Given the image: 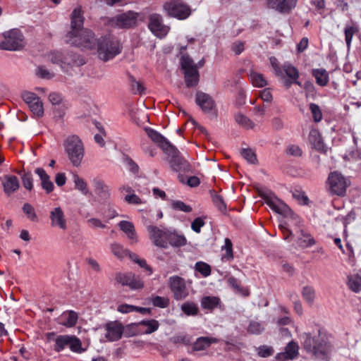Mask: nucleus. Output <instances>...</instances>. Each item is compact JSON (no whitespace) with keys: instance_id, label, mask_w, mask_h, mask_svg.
I'll list each match as a JSON object with an SVG mask.
<instances>
[{"instance_id":"f257e3e1","label":"nucleus","mask_w":361,"mask_h":361,"mask_svg":"<svg viewBox=\"0 0 361 361\" xmlns=\"http://www.w3.org/2000/svg\"><path fill=\"white\" fill-rule=\"evenodd\" d=\"M266 204L276 213L284 216V221L279 225V228L283 233V238L289 240L293 235L290 227L293 225L298 226L299 218L296 216L289 207L282 200L276 197L274 194L264 196Z\"/></svg>"},{"instance_id":"f03ea898","label":"nucleus","mask_w":361,"mask_h":361,"mask_svg":"<svg viewBox=\"0 0 361 361\" xmlns=\"http://www.w3.org/2000/svg\"><path fill=\"white\" fill-rule=\"evenodd\" d=\"M300 338L304 349L312 357L322 360L328 359L331 352V345L319 334L312 336L310 334L303 333Z\"/></svg>"},{"instance_id":"7ed1b4c3","label":"nucleus","mask_w":361,"mask_h":361,"mask_svg":"<svg viewBox=\"0 0 361 361\" xmlns=\"http://www.w3.org/2000/svg\"><path fill=\"white\" fill-rule=\"evenodd\" d=\"M47 59L52 63L60 66L63 71H68L71 67L80 66L85 63L80 55L56 50L49 52Z\"/></svg>"},{"instance_id":"20e7f679","label":"nucleus","mask_w":361,"mask_h":361,"mask_svg":"<svg viewBox=\"0 0 361 361\" xmlns=\"http://www.w3.org/2000/svg\"><path fill=\"white\" fill-rule=\"evenodd\" d=\"M122 47L118 39L112 37H102L97 39L96 49L99 58L107 61L121 52Z\"/></svg>"},{"instance_id":"39448f33","label":"nucleus","mask_w":361,"mask_h":361,"mask_svg":"<svg viewBox=\"0 0 361 361\" xmlns=\"http://www.w3.org/2000/svg\"><path fill=\"white\" fill-rule=\"evenodd\" d=\"M65 152L74 166H79L85 154L84 145L77 135H71L65 141Z\"/></svg>"},{"instance_id":"423d86ee","label":"nucleus","mask_w":361,"mask_h":361,"mask_svg":"<svg viewBox=\"0 0 361 361\" xmlns=\"http://www.w3.org/2000/svg\"><path fill=\"white\" fill-rule=\"evenodd\" d=\"M97 39L94 37V34L87 29L82 30L78 34L73 35L71 37H66L65 39L67 43L87 50H94L96 49Z\"/></svg>"},{"instance_id":"0eeeda50","label":"nucleus","mask_w":361,"mask_h":361,"mask_svg":"<svg viewBox=\"0 0 361 361\" xmlns=\"http://www.w3.org/2000/svg\"><path fill=\"white\" fill-rule=\"evenodd\" d=\"M138 16V13L129 11L109 18L108 23L111 27L116 29H130L137 25Z\"/></svg>"},{"instance_id":"6e6552de","label":"nucleus","mask_w":361,"mask_h":361,"mask_svg":"<svg viewBox=\"0 0 361 361\" xmlns=\"http://www.w3.org/2000/svg\"><path fill=\"white\" fill-rule=\"evenodd\" d=\"M180 65L183 70L186 86L188 87L197 86L200 80V74L193 61L188 56H183L180 59Z\"/></svg>"},{"instance_id":"1a4fd4ad","label":"nucleus","mask_w":361,"mask_h":361,"mask_svg":"<svg viewBox=\"0 0 361 361\" xmlns=\"http://www.w3.org/2000/svg\"><path fill=\"white\" fill-rule=\"evenodd\" d=\"M3 35L4 39L0 42V49L16 51L23 47V36L19 30H11Z\"/></svg>"},{"instance_id":"9d476101","label":"nucleus","mask_w":361,"mask_h":361,"mask_svg":"<svg viewBox=\"0 0 361 361\" xmlns=\"http://www.w3.org/2000/svg\"><path fill=\"white\" fill-rule=\"evenodd\" d=\"M163 8L169 16L179 20H185L191 14L190 7L180 0H171L164 3Z\"/></svg>"},{"instance_id":"9b49d317","label":"nucleus","mask_w":361,"mask_h":361,"mask_svg":"<svg viewBox=\"0 0 361 361\" xmlns=\"http://www.w3.org/2000/svg\"><path fill=\"white\" fill-rule=\"evenodd\" d=\"M328 190L333 195L343 196L350 182L341 173L336 171L329 174L327 180Z\"/></svg>"},{"instance_id":"f8f14e48","label":"nucleus","mask_w":361,"mask_h":361,"mask_svg":"<svg viewBox=\"0 0 361 361\" xmlns=\"http://www.w3.org/2000/svg\"><path fill=\"white\" fill-rule=\"evenodd\" d=\"M169 286L176 300H184L189 295L185 281L178 276H171L169 279Z\"/></svg>"},{"instance_id":"ddd939ff","label":"nucleus","mask_w":361,"mask_h":361,"mask_svg":"<svg viewBox=\"0 0 361 361\" xmlns=\"http://www.w3.org/2000/svg\"><path fill=\"white\" fill-rule=\"evenodd\" d=\"M176 151L169 150L166 152L169 157H171L169 164L171 169L176 172H188L191 171V166L189 162L183 157H180V152L178 149L174 146Z\"/></svg>"},{"instance_id":"4468645a","label":"nucleus","mask_w":361,"mask_h":361,"mask_svg":"<svg viewBox=\"0 0 361 361\" xmlns=\"http://www.w3.org/2000/svg\"><path fill=\"white\" fill-rule=\"evenodd\" d=\"M147 231L149 234V238L152 240L154 245L163 248L168 247L169 231L166 228L161 229L154 226H147Z\"/></svg>"},{"instance_id":"2eb2a0df","label":"nucleus","mask_w":361,"mask_h":361,"mask_svg":"<svg viewBox=\"0 0 361 361\" xmlns=\"http://www.w3.org/2000/svg\"><path fill=\"white\" fill-rule=\"evenodd\" d=\"M148 27L151 32L159 38L165 37L169 31V27L163 24V18L158 13L149 15Z\"/></svg>"},{"instance_id":"dca6fc26","label":"nucleus","mask_w":361,"mask_h":361,"mask_svg":"<svg viewBox=\"0 0 361 361\" xmlns=\"http://www.w3.org/2000/svg\"><path fill=\"white\" fill-rule=\"evenodd\" d=\"M195 102L202 110L207 114H216L215 102L210 95L202 92L196 93Z\"/></svg>"},{"instance_id":"f3484780","label":"nucleus","mask_w":361,"mask_h":361,"mask_svg":"<svg viewBox=\"0 0 361 361\" xmlns=\"http://www.w3.org/2000/svg\"><path fill=\"white\" fill-rule=\"evenodd\" d=\"M145 131L152 141L161 147L165 153L168 152L169 150H172L176 152L174 146L159 133L150 128H145Z\"/></svg>"},{"instance_id":"a211bd4d","label":"nucleus","mask_w":361,"mask_h":361,"mask_svg":"<svg viewBox=\"0 0 361 361\" xmlns=\"http://www.w3.org/2000/svg\"><path fill=\"white\" fill-rule=\"evenodd\" d=\"M49 219L52 227L59 228L63 231L67 229V219L61 207H57L52 209L49 213Z\"/></svg>"},{"instance_id":"6ab92c4d","label":"nucleus","mask_w":361,"mask_h":361,"mask_svg":"<svg viewBox=\"0 0 361 361\" xmlns=\"http://www.w3.org/2000/svg\"><path fill=\"white\" fill-rule=\"evenodd\" d=\"M84 23V17L80 7L75 8L71 13V30L67 33L66 37H71L73 35L78 34L82 28Z\"/></svg>"},{"instance_id":"aec40b11","label":"nucleus","mask_w":361,"mask_h":361,"mask_svg":"<svg viewBox=\"0 0 361 361\" xmlns=\"http://www.w3.org/2000/svg\"><path fill=\"white\" fill-rule=\"evenodd\" d=\"M105 337L109 341L113 342L119 340L122 337L123 328L121 324L112 322L105 325Z\"/></svg>"},{"instance_id":"412c9836","label":"nucleus","mask_w":361,"mask_h":361,"mask_svg":"<svg viewBox=\"0 0 361 361\" xmlns=\"http://www.w3.org/2000/svg\"><path fill=\"white\" fill-rule=\"evenodd\" d=\"M2 185L4 187V191L7 195H10L15 192L20 187L18 178L13 175L4 176Z\"/></svg>"},{"instance_id":"4be33fe9","label":"nucleus","mask_w":361,"mask_h":361,"mask_svg":"<svg viewBox=\"0 0 361 361\" xmlns=\"http://www.w3.org/2000/svg\"><path fill=\"white\" fill-rule=\"evenodd\" d=\"M298 355V345L293 341L288 343L286 345L285 352L279 353L276 355L279 361H284L286 360H293Z\"/></svg>"},{"instance_id":"5701e85b","label":"nucleus","mask_w":361,"mask_h":361,"mask_svg":"<svg viewBox=\"0 0 361 361\" xmlns=\"http://www.w3.org/2000/svg\"><path fill=\"white\" fill-rule=\"evenodd\" d=\"M35 172L39 177L41 186L46 192L50 193L52 192L54 190V185L47 172L42 168H37Z\"/></svg>"},{"instance_id":"b1692460","label":"nucleus","mask_w":361,"mask_h":361,"mask_svg":"<svg viewBox=\"0 0 361 361\" xmlns=\"http://www.w3.org/2000/svg\"><path fill=\"white\" fill-rule=\"evenodd\" d=\"M134 325L140 328L142 333L149 334L156 331L159 326V322L155 319L142 320L140 322L135 323Z\"/></svg>"},{"instance_id":"393cba45","label":"nucleus","mask_w":361,"mask_h":361,"mask_svg":"<svg viewBox=\"0 0 361 361\" xmlns=\"http://www.w3.org/2000/svg\"><path fill=\"white\" fill-rule=\"evenodd\" d=\"M309 141L312 147L315 149L323 152L325 146L319 132L316 129H312L309 134Z\"/></svg>"},{"instance_id":"a878e982","label":"nucleus","mask_w":361,"mask_h":361,"mask_svg":"<svg viewBox=\"0 0 361 361\" xmlns=\"http://www.w3.org/2000/svg\"><path fill=\"white\" fill-rule=\"evenodd\" d=\"M298 0H281L277 2V0L271 1V8H274L279 12H288L294 8L297 4Z\"/></svg>"},{"instance_id":"bb28decb","label":"nucleus","mask_w":361,"mask_h":361,"mask_svg":"<svg viewBox=\"0 0 361 361\" xmlns=\"http://www.w3.org/2000/svg\"><path fill=\"white\" fill-rule=\"evenodd\" d=\"M118 226L120 229L126 234L128 238L133 241V243H136L137 241V236L133 223L128 221H121L119 222Z\"/></svg>"},{"instance_id":"cd10ccee","label":"nucleus","mask_w":361,"mask_h":361,"mask_svg":"<svg viewBox=\"0 0 361 361\" xmlns=\"http://www.w3.org/2000/svg\"><path fill=\"white\" fill-rule=\"evenodd\" d=\"M219 340L213 337L202 336L197 339L193 345L195 350H203L209 348L212 343H218Z\"/></svg>"},{"instance_id":"c85d7f7f","label":"nucleus","mask_w":361,"mask_h":361,"mask_svg":"<svg viewBox=\"0 0 361 361\" xmlns=\"http://www.w3.org/2000/svg\"><path fill=\"white\" fill-rule=\"evenodd\" d=\"M92 185L96 193L101 197L108 198L110 196L109 188L102 180L97 178H94L92 180Z\"/></svg>"},{"instance_id":"c756f323","label":"nucleus","mask_w":361,"mask_h":361,"mask_svg":"<svg viewBox=\"0 0 361 361\" xmlns=\"http://www.w3.org/2000/svg\"><path fill=\"white\" fill-rule=\"evenodd\" d=\"M312 75L314 77L316 82L321 87L326 86L329 80V73L324 68H314Z\"/></svg>"},{"instance_id":"7c9ffc66","label":"nucleus","mask_w":361,"mask_h":361,"mask_svg":"<svg viewBox=\"0 0 361 361\" xmlns=\"http://www.w3.org/2000/svg\"><path fill=\"white\" fill-rule=\"evenodd\" d=\"M299 233L298 244L300 247H307L313 245L315 243L314 238L310 233L304 231L302 229H299Z\"/></svg>"},{"instance_id":"2f4dec72","label":"nucleus","mask_w":361,"mask_h":361,"mask_svg":"<svg viewBox=\"0 0 361 361\" xmlns=\"http://www.w3.org/2000/svg\"><path fill=\"white\" fill-rule=\"evenodd\" d=\"M186 243L187 240L184 235L169 232L168 245L169 244L173 247H180L185 245Z\"/></svg>"},{"instance_id":"473e14b6","label":"nucleus","mask_w":361,"mask_h":361,"mask_svg":"<svg viewBox=\"0 0 361 361\" xmlns=\"http://www.w3.org/2000/svg\"><path fill=\"white\" fill-rule=\"evenodd\" d=\"M28 107L35 118H41L44 115V105L42 99L39 98L35 102L28 105Z\"/></svg>"},{"instance_id":"72a5a7b5","label":"nucleus","mask_w":361,"mask_h":361,"mask_svg":"<svg viewBox=\"0 0 361 361\" xmlns=\"http://www.w3.org/2000/svg\"><path fill=\"white\" fill-rule=\"evenodd\" d=\"M219 298L214 296H206L202 298L201 305L203 309L213 310L219 304Z\"/></svg>"},{"instance_id":"f704fd0d","label":"nucleus","mask_w":361,"mask_h":361,"mask_svg":"<svg viewBox=\"0 0 361 361\" xmlns=\"http://www.w3.org/2000/svg\"><path fill=\"white\" fill-rule=\"evenodd\" d=\"M348 285L353 292H360L361 290V276L357 274L349 276L348 277Z\"/></svg>"},{"instance_id":"c9c22d12","label":"nucleus","mask_w":361,"mask_h":361,"mask_svg":"<svg viewBox=\"0 0 361 361\" xmlns=\"http://www.w3.org/2000/svg\"><path fill=\"white\" fill-rule=\"evenodd\" d=\"M283 75L285 74L288 78L298 79L300 74L298 70L293 65L286 63L282 66Z\"/></svg>"},{"instance_id":"e433bc0d","label":"nucleus","mask_w":361,"mask_h":361,"mask_svg":"<svg viewBox=\"0 0 361 361\" xmlns=\"http://www.w3.org/2000/svg\"><path fill=\"white\" fill-rule=\"evenodd\" d=\"M68 346L74 353H82L85 351V349L82 348L81 341L75 336H70Z\"/></svg>"},{"instance_id":"4c0bfd02","label":"nucleus","mask_w":361,"mask_h":361,"mask_svg":"<svg viewBox=\"0 0 361 361\" xmlns=\"http://www.w3.org/2000/svg\"><path fill=\"white\" fill-rule=\"evenodd\" d=\"M70 336L61 335L56 337L55 340L54 350L56 352L62 351L69 344Z\"/></svg>"},{"instance_id":"58836bf2","label":"nucleus","mask_w":361,"mask_h":361,"mask_svg":"<svg viewBox=\"0 0 361 361\" xmlns=\"http://www.w3.org/2000/svg\"><path fill=\"white\" fill-rule=\"evenodd\" d=\"M250 78L253 85L258 87H263L267 85V80L262 74L252 71Z\"/></svg>"},{"instance_id":"ea45409f","label":"nucleus","mask_w":361,"mask_h":361,"mask_svg":"<svg viewBox=\"0 0 361 361\" xmlns=\"http://www.w3.org/2000/svg\"><path fill=\"white\" fill-rule=\"evenodd\" d=\"M149 302L155 307L160 308H166L169 305V299L168 298L161 297L152 295L149 298Z\"/></svg>"},{"instance_id":"a19ab883","label":"nucleus","mask_w":361,"mask_h":361,"mask_svg":"<svg viewBox=\"0 0 361 361\" xmlns=\"http://www.w3.org/2000/svg\"><path fill=\"white\" fill-rule=\"evenodd\" d=\"M358 32V28L354 25H346L344 33H345V40L346 43V46L348 49H350L351 45V42L353 37V35Z\"/></svg>"},{"instance_id":"79ce46f5","label":"nucleus","mask_w":361,"mask_h":361,"mask_svg":"<svg viewBox=\"0 0 361 361\" xmlns=\"http://www.w3.org/2000/svg\"><path fill=\"white\" fill-rule=\"evenodd\" d=\"M62 317L64 319L63 324L68 327L75 326L78 320V315L74 311H69L68 313H63Z\"/></svg>"},{"instance_id":"37998d69","label":"nucleus","mask_w":361,"mask_h":361,"mask_svg":"<svg viewBox=\"0 0 361 361\" xmlns=\"http://www.w3.org/2000/svg\"><path fill=\"white\" fill-rule=\"evenodd\" d=\"M130 279L126 286L131 290H138L143 288L144 283L138 276H135L131 272V277Z\"/></svg>"},{"instance_id":"c03bdc74","label":"nucleus","mask_w":361,"mask_h":361,"mask_svg":"<svg viewBox=\"0 0 361 361\" xmlns=\"http://www.w3.org/2000/svg\"><path fill=\"white\" fill-rule=\"evenodd\" d=\"M181 310L188 316H195L198 312V307L193 302H186L181 305Z\"/></svg>"},{"instance_id":"a18cd8bd","label":"nucleus","mask_w":361,"mask_h":361,"mask_svg":"<svg viewBox=\"0 0 361 361\" xmlns=\"http://www.w3.org/2000/svg\"><path fill=\"white\" fill-rule=\"evenodd\" d=\"M73 180L77 190H80L83 195H87L88 193L87 183L83 178H80L77 174H74Z\"/></svg>"},{"instance_id":"49530a36","label":"nucleus","mask_w":361,"mask_h":361,"mask_svg":"<svg viewBox=\"0 0 361 361\" xmlns=\"http://www.w3.org/2000/svg\"><path fill=\"white\" fill-rule=\"evenodd\" d=\"M111 250L112 253L119 259L123 258L129 252L128 250H125L121 244L117 243L111 244Z\"/></svg>"},{"instance_id":"de8ad7c7","label":"nucleus","mask_w":361,"mask_h":361,"mask_svg":"<svg viewBox=\"0 0 361 361\" xmlns=\"http://www.w3.org/2000/svg\"><path fill=\"white\" fill-rule=\"evenodd\" d=\"M235 121L242 127L251 129L254 127L253 122L247 116L241 114H238L235 117Z\"/></svg>"},{"instance_id":"09e8293b","label":"nucleus","mask_w":361,"mask_h":361,"mask_svg":"<svg viewBox=\"0 0 361 361\" xmlns=\"http://www.w3.org/2000/svg\"><path fill=\"white\" fill-rule=\"evenodd\" d=\"M241 156L250 164H256L257 161L255 152L250 149H243L240 152Z\"/></svg>"},{"instance_id":"8fccbe9b","label":"nucleus","mask_w":361,"mask_h":361,"mask_svg":"<svg viewBox=\"0 0 361 361\" xmlns=\"http://www.w3.org/2000/svg\"><path fill=\"white\" fill-rule=\"evenodd\" d=\"M22 209L29 219L35 222L38 221L35 209L30 203H25Z\"/></svg>"},{"instance_id":"3c124183","label":"nucleus","mask_w":361,"mask_h":361,"mask_svg":"<svg viewBox=\"0 0 361 361\" xmlns=\"http://www.w3.org/2000/svg\"><path fill=\"white\" fill-rule=\"evenodd\" d=\"M310 110L312 114L314 122L318 123L322 120V113L319 105L311 103L310 104Z\"/></svg>"},{"instance_id":"603ef678","label":"nucleus","mask_w":361,"mask_h":361,"mask_svg":"<svg viewBox=\"0 0 361 361\" xmlns=\"http://www.w3.org/2000/svg\"><path fill=\"white\" fill-rule=\"evenodd\" d=\"M171 207L178 211L189 213L192 211V207L190 205L185 204L180 200H174L171 202Z\"/></svg>"},{"instance_id":"864d4df0","label":"nucleus","mask_w":361,"mask_h":361,"mask_svg":"<svg viewBox=\"0 0 361 361\" xmlns=\"http://www.w3.org/2000/svg\"><path fill=\"white\" fill-rule=\"evenodd\" d=\"M225 250V254L223 255L222 259L226 260H231L233 258L232 243L230 239H225V245L222 247Z\"/></svg>"},{"instance_id":"5fc2aeb1","label":"nucleus","mask_w":361,"mask_h":361,"mask_svg":"<svg viewBox=\"0 0 361 361\" xmlns=\"http://www.w3.org/2000/svg\"><path fill=\"white\" fill-rule=\"evenodd\" d=\"M302 295L303 298L309 303L313 302L315 297V292L312 287L305 286L302 288Z\"/></svg>"},{"instance_id":"6e6d98bb","label":"nucleus","mask_w":361,"mask_h":361,"mask_svg":"<svg viewBox=\"0 0 361 361\" xmlns=\"http://www.w3.org/2000/svg\"><path fill=\"white\" fill-rule=\"evenodd\" d=\"M262 324L258 322L251 321L247 327V331L252 334H259L264 331Z\"/></svg>"},{"instance_id":"4d7b16f0","label":"nucleus","mask_w":361,"mask_h":361,"mask_svg":"<svg viewBox=\"0 0 361 361\" xmlns=\"http://www.w3.org/2000/svg\"><path fill=\"white\" fill-rule=\"evenodd\" d=\"M195 269L204 277H207L211 274V268L209 264L205 262H198L195 264Z\"/></svg>"},{"instance_id":"13d9d810","label":"nucleus","mask_w":361,"mask_h":361,"mask_svg":"<svg viewBox=\"0 0 361 361\" xmlns=\"http://www.w3.org/2000/svg\"><path fill=\"white\" fill-rule=\"evenodd\" d=\"M36 75L43 79H51L54 77V73L50 72L44 66H39L36 69Z\"/></svg>"},{"instance_id":"bf43d9fd","label":"nucleus","mask_w":361,"mask_h":361,"mask_svg":"<svg viewBox=\"0 0 361 361\" xmlns=\"http://www.w3.org/2000/svg\"><path fill=\"white\" fill-rule=\"evenodd\" d=\"M23 185L28 190H32L33 188V178L30 173H25L22 176Z\"/></svg>"},{"instance_id":"052dcab7","label":"nucleus","mask_w":361,"mask_h":361,"mask_svg":"<svg viewBox=\"0 0 361 361\" xmlns=\"http://www.w3.org/2000/svg\"><path fill=\"white\" fill-rule=\"evenodd\" d=\"M22 99L28 106L37 99H39V97L35 93L25 91L22 93Z\"/></svg>"},{"instance_id":"680f3d73","label":"nucleus","mask_w":361,"mask_h":361,"mask_svg":"<svg viewBox=\"0 0 361 361\" xmlns=\"http://www.w3.org/2000/svg\"><path fill=\"white\" fill-rule=\"evenodd\" d=\"M131 277V272H127V273H118L116 275V281L121 283L122 286H126L128 283V281Z\"/></svg>"},{"instance_id":"e2e57ef3","label":"nucleus","mask_w":361,"mask_h":361,"mask_svg":"<svg viewBox=\"0 0 361 361\" xmlns=\"http://www.w3.org/2000/svg\"><path fill=\"white\" fill-rule=\"evenodd\" d=\"M205 224L204 220L201 217H197L193 220L191 224V228L193 231L197 233H200L201 228L204 226Z\"/></svg>"},{"instance_id":"0e129e2a","label":"nucleus","mask_w":361,"mask_h":361,"mask_svg":"<svg viewBox=\"0 0 361 361\" xmlns=\"http://www.w3.org/2000/svg\"><path fill=\"white\" fill-rule=\"evenodd\" d=\"M303 89L305 90L306 97H314L316 93L315 87L312 82L306 81L303 84Z\"/></svg>"},{"instance_id":"69168bd1","label":"nucleus","mask_w":361,"mask_h":361,"mask_svg":"<svg viewBox=\"0 0 361 361\" xmlns=\"http://www.w3.org/2000/svg\"><path fill=\"white\" fill-rule=\"evenodd\" d=\"M270 63L275 71V73L277 76L283 78L282 66L281 67L279 64L278 60L275 57H271L269 59Z\"/></svg>"},{"instance_id":"338daca9","label":"nucleus","mask_w":361,"mask_h":361,"mask_svg":"<svg viewBox=\"0 0 361 361\" xmlns=\"http://www.w3.org/2000/svg\"><path fill=\"white\" fill-rule=\"evenodd\" d=\"M131 80V89L134 94H142L144 91V87L142 84L135 80L133 77H130Z\"/></svg>"},{"instance_id":"774afa93","label":"nucleus","mask_w":361,"mask_h":361,"mask_svg":"<svg viewBox=\"0 0 361 361\" xmlns=\"http://www.w3.org/2000/svg\"><path fill=\"white\" fill-rule=\"evenodd\" d=\"M88 225L93 228H104L106 226L103 224L101 220L97 218H91L87 221Z\"/></svg>"}]
</instances>
